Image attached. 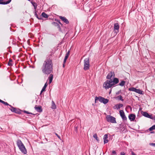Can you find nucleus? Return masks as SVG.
<instances>
[{
	"label": "nucleus",
	"instance_id": "e433bc0d",
	"mask_svg": "<svg viewBox=\"0 0 155 155\" xmlns=\"http://www.w3.org/2000/svg\"><path fill=\"white\" fill-rule=\"evenodd\" d=\"M108 141H109L107 139H106L105 140H104V144L107 143H108Z\"/></svg>",
	"mask_w": 155,
	"mask_h": 155
},
{
	"label": "nucleus",
	"instance_id": "f03ea898",
	"mask_svg": "<svg viewBox=\"0 0 155 155\" xmlns=\"http://www.w3.org/2000/svg\"><path fill=\"white\" fill-rule=\"evenodd\" d=\"M17 144L19 149L24 154L27 153V150L23 143L20 139H18L16 142Z\"/></svg>",
	"mask_w": 155,
	"mask_h": 155
},
{
	"label": "nucleus",
	"instance_id": "c85d7f7f",
	"mask_svg": "<svg viewBox=\"0 0 155 155\" xmlns=\"http://www.w3.org/2000/svg\"><path fill=\"white\" fill-rule=\"evenodd\" d=\"M119 113H120V115L121 117V116H122L125 114L124 111L122 110H120L119 111Z\"/></svg>",
	"mask_w": 155,
	"mask_h": 155
},
{
	"label": "nucleus",
	"instance_id": "473e14b6",
	"mask_svg": "<svg viewBox=\"0 0 155 155\" xmlns=\"http://www.w3.org/2000/svg\"><path fill=\"white\" fill-rule=\"evenodd\" d=\"M93 137L96 139V140L98 141V137H97V135L96 134H94L93 135Z\"/></svg>",
	"mask_w": 155,
	"mask_h": 155
},
{
	"label": "nucleus",
	"instance_id": "6e6552de",
	"mask_svg": "<svg viewBox=\"0 0 155 155\" xmlns=\"http://www.w3.org/2000/svg\"><path fill=\"white\" fill-rule=\"evenodd\" d=\"M4 103H2L3 104L5 105L8 106L10 107V108H9V109L12 112L14 113L15 111V110L16 109V108L14 107L11 105L9 104L7 102L4 101Z\"/></svg>",
	"mask_w": 155,
	"mask_h": 155
},
{
	"label": "nucleus",
	"instance_id": "7c9ffc66",
	"mask_svg": "<svg viewBox=\"0 0 155 155\" xmlns=\"http://www.w3.org/2000/svg\"><path fill=\"white\" fill-rule=\"evenodd\" d=\"M51 24L53 25H54V26L56 27H57L58 25H59V24L58 23L54 21L52 22L51 23Z\"/></svg>",
	"mask_w": 155,
	"mask_h": 155
},
{
	"label": "nucleus",
	"instance_id": "a19ab883",
	"mask_svg": "<svg viewBox=\"0 0 155 155\" xmlns=\"http://www.w3.org/2000/svg\"><path fill=\"white\" fill-rule=\"evenodd\" d=\"M55 134L56 136H57L58 138L60 140H61V137L59 136L57 134L55 133Z\"/></svg>",
	"mask_w": 155,
	"mask_h": 155
},
{
	"label": "nucleus",
	"instance_id": "aec40b11",
	"mask_svg": "<svg viewBox=\"0 0 155 155\" xmlns=\"http://www.w3.org/2000/svg\"><path fill=\"white\" fill-rule=\"evenodd\" d=\"M52 105L51 107V108L53 109H55L56 108V105L55 104V103L53 101H52Z\"/></svg>",
	"mask_w": 155,
	"mask_h": 155
},
{
	"label": "nucleus",
	"instance_id": "3c124183",
	"mask_svg": "<svg viewBox=\"0 0 155 155\" xmlns=\"http://www.w3.org/2000/svg\"><path fill=\"white\" fill-rule=\"evenodd\" d=\"M51 53L52 54L53 53V50L52 49H51Z\"/></svg>",
	"mask_w": 155,
	"mask_h": 155
},
{
	"label": "nucleus",
	"instance_id": "603ef678",
	"mask_svg": "<svg viewBox=\"0 0 155 155\" xmlns=\"http://www.w3.org/2000/svg\"><path fill=\"white\" fill-rule=\"evenodd\" d=\"M111 89L110 91H109V94H110L111 92Z\"/></svg>",
	"mask_w": 155,
	"mask_h": 155
},
{
	"label": "nucleus",
	"instance_id": "72a5a7b5",
	"mask_svg": "<svg viewBox=\"0 0 155 155\" xmlns=\"http://www.w3.org/2000/svg\"><path fill=\"white\" fill-rule=\"evenodd\" d=\"M57 27H58V30H59V31L60 32H62V30L61 29V28L60 26V25L59 24V25H58L57 26Z\"/></svg>",
	"mask_w": 155,
	"mask_h": 155
},
{
	"label": "nucleus",
	"instance_id": "5fc2aeb1",
	"mask_svg": "<svg viewBox=\"0 0 155 155\" xmlns=\"http://www.w3.org/2000/svg\"><path fill=\"white\" fill-rule=\"evenodd\" d=\"M64 64H63V67H64V66H65Z\"/></svg>",
	"mask_w": 155,
	"mask_h": 155
},
{
	"label": "nucleus",
	"instance_id": "393cba45",
	"mask_svg": "<svg viewBox=\"0 0 155 155\" xmlns=\"http://www.w3.org/2000/svg\"><path fill=\"white\" fill-rule=\"evenodd\" d=\"M12 60L11 58H10L9 60V61L8 63V65L10 66H12Z\"/></svg>",
	"mask_w": 155,
	"mask_h": 155
},
{
	"label": "nucleus",
	"instance_id": "39448f33",
	"mask_svg": "<svg viewBox=\"0 0 155 155\" xmlns=\"http://www.w3.org/2000/svg\"><path fill=\"white\" fill-rule=\"evenodd\" d=\"M90 67L89 58H85L84 60V70L85 71L88 70Z\"/></svg>",
	"mask_w": 155,
	"mask_h": 155
},
{
	"label": "nucleus",
	"instance_id": "b1692460",
	"mask_svg": "<svg viewBox=\"0 0 155 155\" xmlns=\"http://www.w3.org/2000/svg\"><path fill=\"white\" fill-rule=\"evenodd\" d=\"M155 129V125L152 126L151 127H150L148 130H147V132L148 131V130H149L150 131H151Z\"/></svg>",
	"mask_w": 155,
	"mask_h": 155
},
{
	"label": "nucleus",
	"instance_id": "423d86ee",
	"mask_svg": "<svg viewBox=\"0 0 155 155\" xmlns=\"http://www.w3.org/2000/svg\"><path fill=\"white\" fill-rule=\"evenodd\" d=\"M128 90L135 92L137 93L141 94H144V92L143 91L140 90L139 89H137L136 88L134 87H133L129 88H128Z\"/></svg>",
	"mask_w": 155,
	"mask_h": 155
},
{
	"label": "nucleus",
	"instance_id": "f3484780",
	"mask_svg": "<svg viewBox=\"0 0 155 155\" xmlns=\"http://www.w3.org/2000/svg\"><path fill=\"white\" fill-rule=\"evenodd\" d=\"M123 106V105L121 104H119L115 105L114 107L115 108H116L117 110H118L120 109V107H122Z\"/></svg>",
	"mask_w": 155,
	"mask_h": 155
},
{
	"label": "nucleus",
	"instance_id": "7ed1b4c3",
	"mask_svg": "<svg viewBox=\"0 0 155 155\" xmlns=\"http://www.w3.org/2000/svg\"><path fill=\"white\" fill-rule=\"evenodd\" d=\"M116 83L112 80H107L104 82L103 87L106 89H108L116 84Z\"/></svg>",
	"mask_w": 155,
	"mask_h": 155
},
{
	"label": "nucleus",
	"instance_id": "cd10ccee",
	"mask_svg": "<svg viewBox=\"0 0 155 155\" xmlns=\"http://www.w3.org/2000/svg\"><path fill=\"white\" fill-rule=\"evenodd\" d=\"M125 81H121L119 84V85L121 86H123L125 84Z\"/></svg>",
	"mask_w": 155,
	"mask_h": 155
},
{
	"label": "nucleus",
	"instance_id": "20e7f679",
	"mask_svg": "<svg viewBox=\"0 0 155 155\" xmlns=\"http://www.w3.org/2000/svg\"><path fill=\"white\" fill-rule=\"evenodd\" d=\"M98 100H99L101 103H102L104 104H107L109 102V100L101 96L96 97L95 99V103H97Z\"/></svg>",
	"mask_w": 155,
	"mask_h": 155
},
{
	"label": "nucleus",
	"instance_id": "c03bdc74",
	"mask_svg": "<svg viewBox=\"0 0 155 155\" xmlns=\"http://www.w3.org/2000/svg\"><path fill=\"white\" fill-rule=\"evenodd\" d=\"M68 57L65 56L64 60L67 61V60L68 59Z\"/></svg>",
	"mask_w": 155,
	"mask_h": 155
},
{
	"label": "nucleus",
	"instance_id": "f8f14e48",
	"mask_svg": "<svg viewBox=\"0 0 155 155\" xmlns=\"http://www.w3.org/2000/svg\"><path fill=\"white\" fill-rule=\"evenodd\" d=\"M128 118L131 121H134L136 118V115L134 114H131L128 116Z\"/></svg>",
	"mask_w": 155,
	"mask_h": 155
},
{
	"label": "nucleus",
	"instance_id": "864d4df0",
	"mask_svg": "<svg viewBox=\"0 0 155 155\" xmlns=\"http://www.w3.org/2000/svg\"><path fill=\"white\" fill-rule=\"evenodd\" d=\"M154 133V131H151L150 132V133H151V134H152V133Z\"/></svg>",
	"mask_w": 155,
	"mask_h": 155
},
{
	"label": "nucleus",
	"instance_id": "2eb2a0df",
	"mask_svg": "<svg viewBox=\"0 0 155 155\" xmlns=\"http://www.w3.org/2000/svg\"><path fill=\"white\" fill-rule=\"evenodd\" d=\"M35 108L38 112L41 113L42 111L41 107L40 106L37 107V106L36 105L35 107Z\"/></svg>",
	"mask_w": 155,
	"mask_h": 155
},
{
	"label": "nucleus",
	"instance_id": "a878e982",
	"mask_svg": "<svg viewBox=\"0 0 155 155\" xmlns=\"http://www.w3.org/2000/svg\"><path fill=\"white\" fill-rule=\"evenodd\" d=\"M22 112H24L25 113L27 114H32V115H36V114H33L32 113L29 112L28 111H26L25 110H22Z\"/></svg>",
	"mask_w": 155,
	"mask_h": 155
},
{
	"label": "nucleus",
	"instance_id": "2f4dec72",
	"mask_svg": "<svg viewBox=\"0 0 155 155\" xmlns=\"http://www.w3.org/2000/svg\"><path fill=\"white\" fill-rule=\"evenodd\" d=\"M121 117L123 121H125L127 120V118L126 117L125 114L121 116Z\"/></svg>",
	"mask_w": 155,
	"mask_h": 155
},
{
	"label": "nucleus",
	"instance_id": "0eeeda50",
	"mask_svg": "<svg viewBox=\"0 0 155 155\" xmlns=\"http://www.w3.org/2000/svg\"><path fill=\"white\" fill-rule=\"evenodd\" d=\"M106 119L107 121L109 122L112 123H116V118L112 116L109 115H107L106 117Z\"/></svg>",
	"mask_w": 155,
	"mask_h": 155
},
{
	"label": "nucleus",
	"instance_id": "5701e85b",
	"mask_svg": "<svg viewBox=\"0 0 155 155\" xmlns=\"http://www.w3.org/2000/svg\"><path fill=\"white\" fill-rule=\"evenodd\" d=\"M44 18H48V15H47L46 13H45L44 12H43L41 15Z\"/></svg>",
	"mask_w": 155,
	"mask_h": 155
},
{
	"label": "nucleus",
	"instance_id": "ea45409f",
	"mask_svg": "<svg viewBox=\"0 0 155 155\" xmlns=\"http://www.w3.org/2000/svg\"><path fill=\"white\" fill-rule=\"evenodd\" d=\"M70 51H68V52L66 54L65 56L68 57L69 55L70 54Z\"/></svg>",
	"mask_w": 155,
	"mask_h": 155
},
{
	"label": "nucleus",
	"instance_id": "8fccbe9b",
	"mask_svg": "<svg viewBox=\"0 0 155 155\" xmlns=\"http://www.w3.org/2000/svg\"><path fill=\"white\" fill-rule=\"evenodd\" d=\"M66 61L64 60V61H63V64H65V62H66Z\"/></svg>",
	"mask_w": 155,
	"mask_h": 155
},
{
	"label": "nucleus",
	"instance_id": "412c9836",
	"mask_svg": "<svg viewBox=\"0 0 155 155\" xmlns=\"http://www.w3.org/2000/svg\"><path fill=\"white\" fill-rule=\"evenodd\" d=\"M31 4L33 5L34 7V8L35 10H36V9L37 8V4L35 2L31 1Z\"/></svg>",
	"mask_w": 155,
	"mask_h": 155
},
{
	"label": "nucleus",
	"instance_id": "6ab92c4d",
	"mask_svg": "<svg viewBox=\"0 0 155 155\" xmlns=\"http://www.w3.org/2000/svg\"><path fill=\"white\" fill-rule=\"evenodd\" d=\"M122 97L121 95H119L115 97V99L118 100H120L122 101H123L124 100L122 98Z\"/></svg>",
	"mask_w": 155,
	"mask_h": 155
},
{
	"label": "nucleus",
	"instance_id": "37998d69",
	"mask_svg": "<svg viewBox=\"0 0 155 155\" xmlns=\"http://www.w3.org/2000/svg\"><path fill=\"white\" fill-rule=\"evenodd\" d=\"M127 108H130L131 110L132 109V108L131 107V106L130 105H127Z\"/></svg>",
	"mask_w": 155,
	"mask_h": 155
},
{
	"label": "nucleus",
	"instance_id": "79ce46f5",
	"mask_svg": "<svg viewBox=\"0 0 155 155\" xmlns=\"http://www.w3.org/2000/svg\"><path fill=\"white\" fill-rule=\"evenodd\" d=\"M121 92V90H120L119 91H118L116 93V94L117 95H118L119 94H120Z\"/></svg>",
	"mask_w": 155,
	"mask_h": 155
},
{
	"label": "nucleus",
	"instance_id": "4c0bfd02",
	"mask_svg": "<svg viewBox=\"0 0 155 155\" xmlns=\"http://www.w3.org/2000/svg\"><path fill=\"white\" fill-rule=\"evenodd\" d=\"M149 145H150V146H154V147H155V143H149Z\"/></svg>",
	"mask_w": 155,
	"mask_h": 155
},
{
	"label": "nucleus",
	"instance_id": "9d476101",
	"mask_svg": "<svg viewBox=\"0 0 155 155\" xmlns=\"http://www.w3.org/2000/svg\"><path fill=\"white\" fill-rule=\"evenodd\" d=\"M114 31H115V32L117 33L119 32L120 26L117 23H114Z\"/></svg>",
	"mask_w": 155,
	"mask_h": 155
},
{
	"label": "nucleus",
	"instance_id": "4468645a",
	"mask_svg": "<svg viewBox=\"0 0 155 155\" xmlns=\"http://www.w3.org/2000/svg\"><path fill=\"white\" fill-rule=\"evenodd\" d=\"M119 128L120 130H121L123 132H126L127 130V129L125 128L124 126L122 124H121L119 125Z\"/></svg>",
	"mask_w": 155,
	"mask_h": 155
},
{
	"label": "nucleus",
	"instance_id": "49530a36",
	"mask_svg": "<svg viewBox=\"0 0 155 155\" xmlns=\"http://www.w3.org/2000/svg\"><path fill=\"white\" fill-rule=\"evenodd\" d=\"M131 154L132 155H136L135 153L133 151H132Z\"/></svg>",
	"mask_w": 155,
	"mask_h": 155
},
{
	"label": "nucleus",
	"instance_id": "09e8293b",
	"mask_svg": "<svg viewBox=\"0 0 155 155\" xmlns=\"http://www.w3.org/2000/svg\"><path fill=\"white\" fill-rule=\"evenodd\" d=\"M0 103H2V102H3V103H4V101H3L2 100H1L0 99Z\"/></svg>",
	"mask_w": 155,
	"mask_h": 155
},
{
	"label": "nucleus",
	"instance_id": "f704fd0d",
	"mask_svg": "<svg viewBox=\"0 0 155 155\" xmlns=\"http://www.w3.org/2000/svg\"><path fill=\"white\" fill-rule=\"evenodd\" d=\"M108 137V135L107 134H105L104 135L103 137V140H105L107 139Z\"/></svg>",
	"mask_w": 155,
	"mask_h": 155
},
{
	"label": "nucleus",
	"instance_id": "ddd939ff",
	"mask_svg": "<svg viewBox=\"0 0 155 155\" xmlns=\"http://www.w3.org/2000/svg\"><path fill=\"white\" fill-rule=\"evenodd\" d=\"M59 18L62 21L66 24H68L69 23V21L65 17L60 16Z\"/></svg>",
	"mask_w": 155,
	"mask_h": 155
},
{
	"label": "nucleus",
	"instance_id": "a211bd4d",
	"mask_svg": "<svg viewBox=\"0 0 155 155\" xmlns=\"http://www.w3.org/2000/svg\"><path fill=\"white\" fill-rule=\"evenodd\" d=\"M21 112H22V110L20 109L19 108H16L15 111L14 113L18 114H21Z\"/></svg>",
	"mask_w": 155,
	"mask_h": 155
},
{
	"label": "nucleus",
	"instance_id": "4d7b16f0",
	"mask_svg": "<svg viewBox=\"0 0 155 155\" xmlns=\"http://www.w3.org/2000/svg\"><path fill=\"white\" fill-rule=\"evenodd\" d=\"M1 68V65H0V68Z\"/></svg>",
	"mask_w": 155,
	"mask_h": 155
},
{
	"label": "nucleus",
	"instance_id": "f257e3e1",
	"mask_svg": "<svg viewBox=\"0 0 155 155\" xmlns=\"http://www.w3.org/2000/svg\"><path fill=\"white\" fill-rule=\"evenodd\" d=\"M41 69L42 72L44 74H50L48 78V83L51 84L53 77V75L52 74L53 72V64L52 60L50 58H47L43 63Z\"/></svg>",
	"mask_w": 155,
	"mask_h": 155
},
{
	"label": "nucleus",
	"instance_id": "c756f323",
	"mask_svg": "<svg viewBox=\"0 0 155 155\" xmlns=\"http://www.w3.org/2000/svg\"><path fill=\"white\" fill-rule=\"evenodd\" d=\"M78 126L77 125H75L74 127V130L75 132L77 133L78 131Z\"/></svg>",
	"mask_w": 155,
	"mask_h": 155
},
{
	"label": "nucleus",
	"instance_id": "c9c22d12",
	"mask_svg": "<svg viewBox=\"0 0 155 155\" xmlns=\"http://www.w3.org/2000/svg\"><path fill=\"white\" fill-rule=\"evenodd\" d=\"M112 153L111 155H117V153L115 150H113Z\"/></svg>",
	"mask_w": 155,
	"mask_h": 155
},
{
	"label": "nucleus",
	"instance_id": "9b49d317",
	"mask_svg": "<svg viewBox=\"0 0 155 155\" xmlns=\"http://www.w3.org/2000/svg\"><path fill=\"white\" fill-rule=\"evenodd\" d=\"M115 77V74L114 72L110 71L107 74L106 78L107 79L111 80V79L112 77Z\"/></svg>",
	"mask_w": 155,
	"mask_h": 155
},
{
	"label": "nucleus",
	"instance_id": "4be33fe9",
	"mask_svg": "<svg viewBox=\"0 0 155 155\" xmlns=\"http://www.w3.org/2000/svg\"><path fill=\"white\" fill-rule=\"evenodd\" d=\"M35 15L37 17V18L38 19H42V17H39L38 16L36 10H35Z\"/></svg>",
	"mask_w": 155,
	"mask_h": 155
},
{
	"label": "nucleus",
	"instance_id": "de8ad7c7",
	"mask_svg": "<svg viewBox=\"0 0 155 155\" xmlns=\"http://www.w3.org/2000/svg\"><path fill=\"white\" fill-rule=\"evenodd\" d=\"M59 24L61 25L62 27H63V24H62L61 22H60Z\"/></svg>",
	"mask_w": 155,
	"mask_h": 155
},
{
	"label": "nucleus",
	"instance_id": "6e6d98bb",
	"mask_svg": "<svg viewBox=\"0 0 155 155\" xmlns=\"http://www.w3.org/2000/svg\"><path fill=\"white\" fill-rule=\"evenodd\" d=\"M154 120H155V116H154L153 117Z\"/></svg>",
	"mask_w": 155,
	"mask_h": 155
},
{
	"label": "nucleus",
	"instance_id": "58836bf2",
	"mask_svg": "<svg viewBox=\"0 0 155 155\" xmlns=\"http://www.w3.org/2000/svg\"><path fill=\"white\" fill-rule=\"evenodd\" d=\"M55 21L58 22V23L59 24L61 22L60 20L57 19H55Z\"/></svg>",
	"mask_w": 155,
	"mask_h": 155
},
{
	"label": "nucleus",
	"instance_id": "a18cd8bd",
	"mask_svg": "<svg viewBox=\"0 0 155 155\" xmlns=\"http://www.w3.org/2000/svg\"><path fill=\"white\" fill-rule=\"evenodd\" d=\"M121 155H125V153L124 152H121L120 153Z\"/></svg>",
	"mask_w": 155,
	"mask_h": 155
},
{
	"label": "nucleus",
	"instance_id": "1a4fd4ad",
	"mask_svg": "<svg viewBox=\"0 0 155 155\" xmlns=\"http://www.w3.org/2000/svg\"><path fill=\"white\" fill-rule=\"evenodd\" d=\"M142 114L145 117L151 119H153V118L151 114L150 115L148 113L146 112L142 111L141 112Z\"/></svg>",
	"mask_w": 155,
	"mask_h": 155
},
{
	"label": "nucleus",
	"instance_id": "bb28decb",
	"mask_svg": "<svg viewBox=\"0 0 155 155\" xmlns=\"http://www.w3.org/2000/svg\"><path fill=\"white\" fill-rule=\"evenodd\" d=\"M113 81H114L116 83V84H117L119 82L118 79L116 78H114Z\"/></svg>",
	"mask_w": 155,
	"mask_h": 155
},
{
	"label": "nucleus",
	"instance_id": "dca6fc26",
	"mask_svg": "<svg viewBox=\"0 0 155 155\" xmlns=\"http://www.w3.org/2000/svg\"><path fill=\"white\" fill-rule=\"evenodd\" d=\"M47 85H48V84H47V82H46L44 86H43V87L41 91V92H40V95H41L42 93L43 92V91H45V89H46V87H47Z\"/></svg>",
	"mask_w": 155,
	"mask_h": 155
}]
</instances>
